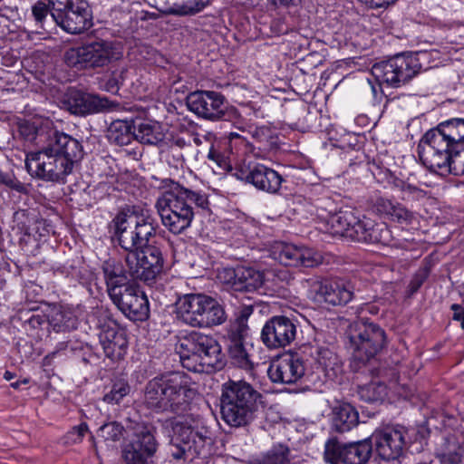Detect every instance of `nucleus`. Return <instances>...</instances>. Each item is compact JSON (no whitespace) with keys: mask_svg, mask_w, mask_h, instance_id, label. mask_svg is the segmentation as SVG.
I'll return each instance as SVG.
<instances>
[{"mask_svg":"<svg viewBox=\"0 0 464 464\" xmlns=\"http://www.w3.org/2000/svg\"><path fill=\"white\" fill-rule=\"evenodd\" d=\"M105 355L112 361L124 358L128 348L126 334L117 326L103 325L99 334Z\"/></svg>","mask_w":464,"mask_h":464,"instance_id":"obj_28","label":"nucleus"},{"mask_svg":"<svg viewBox=\"0 0 464 464\" xmlns=\"http://www.w3.org/2000/svg\"><path fill=\"white\" fill-rule=\"evenodd\" d=\"M315 359L327 378L334 380L342 373L343 362L339 356L329 348H318Z\"/></svg>","mask_w":464,"mask_h":464,"instance_id":"obj_37","label":"nucleus"},{"mask_svg":"<svg viewBox=\"0 0 464 464\" xmlns=\"http://www.w3.org/2000/svg\"><path fill=\"white\" fill-rule=\"evenodd\" d=\"M51 57L44 51L36 50L31 55V74L41 83H45L46 71L50 67Z\"/></svg>","mask_w":464,"mask_h":464,"instance_id":"obj_43","label":"nucleus"},{"mask_svg":"<svg viewBox=\"0 0 464 464\" xmlns=\"http://www.w3.org/2000/svg\"><path fill=\"white\" fill-rule=\"evenodd\" d=\"M247 464H291V451L287 445L277 443L266 452L250 459Z\"/></svg>","mask_w":464,"mask_h":464,"instance_id":"obj_40","label":"nucleus"},{"mask_svg":"<svg viewBox=\"0 0 464 464\" xmlns=\"http://www.w3.org/2000/svg\"><path fill=\"white\" fill-rule=\"evenodd\" d=\"M130 392V386L123 381L115 382L111 391L103 396V401L109 404H119Z\"/></svg>","mask_w":464,"mask_h":464,"instance_id":"obj_49","label":"nucleus"},{"mask_svg":"<svg viewBox=\"0 0 464 464\" xmlns=\"http://www.w3.org/2000/svg\"><path fill=\"white\" fill-rule=\"evenodd\" d=\"M186 102L190 111L206 120L235 121L239 118L237 110L229 106L225 96L218 92H192Z\"/></svg>","mask_w":464,"mask_h":464,"instance_id":"obj_12","label":"nucleus"},{"mask_svg":"<svg viewBox=\"0 0 464 464\" xmlns=\"http://www.w3.org/2000/svg\"><path fill=\"white\" fill-rule=\"evenodd\" d=\"M359 423L357 410L348 402H338L332 409L331 429L343 434L350 431Z\"/></svg>","mask_w":464,"mask_h":464,"instance_id":"obj_30","label":"nucleus"},{"mask_svg":"<svg viewBox=\"0 0 464 464\" xmlns=\"http://www.w3.org/2000/svg\"><path fill=\"white\" fill-rule=\"evenodd\" d=\"M83 158L81 142L72 136L60 132L53 140L48 153H40L34 166L35 177L47 181H61L72 173L76 163ZM33 167L31 166V171Z\"/></svg>","mask_w":464,"mask_h":464,"instance_id":"obj_4","label":"nucleus"},{"mask_svg":"<svg viewBox=\"0 0 464 464\" xmlns=\"http://www.w3.org/2000/svg\"><path fill=\"white\" fill-rule=\"evenodd\" d=\"M227 351L232 362L239 368L248 370L253 367L244 343H227Z\"/></svg>","mask_w":464,"mask_h":464,"instance_id":"obj_45","label":"nucleus"},{"mask_svg":"<svg viewBox=\"0 0 464 464\" xmlns=\"http://www.w3.org/2000/svg\"><path fill=\"white\" fill-rule=\"evenodd\" d=\"M117 81L118 80L116 78H113L111 75L106 82V89L111 92L117 91L119 89V84L117 83Z\"/></svg>","mask_w":464,"mask_h":464,"instance_id":"obj_60","label":"nucleus"},{"mask_svg":"<svg viewBox=\"0 0 464 464\" xmlns=\"http://www.w3.org/2000/svg\"><path fill=\"white\" fill-rule=\"evenodd\" d=\"M45 310L48 312L50 327L54 332L65 333L76 329L77 317L72 312L48 304H45Z\"/></svg>","mask_w":464,"mask_h":464,"instance_id":"obj_34","label":"nucleus"},{"mask_svg":"<svg viewBox=\"0 0 464 464\" xmlns=\"http://www.w3.org/2000/svg\"><path fill=\"white\" fill-rule=\"evenodd\" d=\"M201 294H187L176 301L177 318L182 323L198 327L200 315Z\"/></svg>","mask_w":464,"mask_h":464,"instance_id":"obj_31","label":"nucleus"},{"mask_svg":"<svg viewBox=\"0 0 464 464\" xmlns=\"http://www.w3.org/2000/svg\"><path fill=\"white\" fill-rule=\"evenodd\" d=\"M372 454L369 437L348 443H342L336 437H331L324 444V459L330 464H367Z\"/></svg>","mask_w":464,"mask_h":464,"instance_id":"obj_15","label":"nucleus"},{"mask_svg":"<svg viewBox=\"0 0 464 464\" xmlns=\"http://www.w3.org/2000/svg\"><path fill=\"white\" fill-rule=\"evenodd\" d=\"M124 261L129 267L130 278L140 280L148 285L155 282L161 274L164 265L161 250L149 243L135 254H126Z\"/></svg>","mask_w":464,"mask_h":464,"instance_id":"obj_14","label":"nucleus"},{"mask_svg":"<svg viewBox=\"0 0 464 464\" xmlns=\"http://www.w3.org/2000/svg\"><path fill=\"white\" fill-rule=\"evenodd\" d=\"M15 377H16V374L14 372H10V371H5V373H4V379L6 380V381H11V380H13Z\"/></svg>","mask_w":464,"mask_h":464,"instance_id":"obj_64","label":"nucleus"},{"mask_svg":"<svg viewBox=\"0 0 464 464\" xmlns=\"http://www.w3.org/2000/svg\"><path fill=\"white\" fill-rule=\"evenodd\" d=\"M134 134L136 140L146 145L158 146L165 139L160 123L151 120L134 119Z\"/></svg>","mask_w":464,"mask_h":464,"instance_id":"obj_33","label":"nucleus"},{"mask_svg":"<svg viewBox=\"0 0 464 464\" xmlns=\"http://www.w3.org/2000/svg\"><path fill=\"white\" fill-rule=\"evenodd\" d=\"M123 58V46L115 41L97 39L69 48L63 55L65 63L77 69H97Z\"/></svg>","mask_w":464,"mask_h":464,"instance_id":"obj_9","label":"nucleus"},{"mask_svg":"<svg viewBox=\"0 0 464 464\" xmlns=\"http://www.w3.org/2000/svg\"><path fill=\"white\" fill-rule=\"evenodd\" d=\"M127 70L126 68L124 67H121L120 69H116L114 71L111 72V76L113 78H116L118 81H117V83L120 85V84H122L123 82H124V79H125V73H126Z\"/></svg>","mask_w":464,"mask_h":464,"instance_id":"obj_59","label":"nucleus"},{"mask_svg":"<svg viewBox=\"0 0 464 464\" xmlns=\"http://www.w3.org/2000/svg\"><path fill=\"white\" fill-rule=\"evenodd\" d=\"M166 191L158 198L156 208L163 226L172 234L188 229L196 213H210L208 198L205 193L184 188L172 179L162 180Z\"/></svg>","mask_w":464,"mask_h":464,"instance_id":"obj_1","label":"nucleus"},{"mask_svg":"<svg viewBox=\"0 0 464 464\" xmlns=\"http://www.w3.org/2000/svg\"><path fill=\"white\" fill-rule=\"evenodd\" d=\"M297 326L285 315H276L266 321L261 331V340L269 349L285 348L296 338Z\"/></svg>","mask_w":464,"mask_h":464,"instance_id":"obj_19","label":"nucleus"},{"mask_svg":"<svg viewBox=\"0 0 464 464\" xmlns=\"http://www.w3.org/2000/svg\"><path fill=\"white\" fill-rule=\"evenodd\" d=\"M356 224L350 229L349 238L366 244L390 245L392 241V231L386 223H377L362 216L356 217Z\"/></svg>","mask_w":464,"mask_h":464,"instance_id":"obj_23","label":"nucleus"},{"mask_svg":"<svg viewBox=\"0 0 464 464\" xmlns=\"http://www.w3.org/2000/svg\"><path fill=\"white\" fill-rule=\"evenodd\" d=\"M226 319V312L218 301L209 295L201 294L198 328L219 325Z\"/></svg>","mask_w":464,"mask_h":464,"instance_id":"obj_32","label":"nucleus"},{"mask_svg":"<svg viewBox=\"0 0 464 464\" xmlns=\"http://www.w3.org/2000/svg\"><path fill=\"white\" fill-rule=\"evenodd\" d=\"M319 295L325 303L333 305H343L352 300L353 293L343 285L334 282L322 285Z\"/></svg>","mask_w":464,"mask_h":464,"instance_id":"obj_38","label":"nucleus"},{"mask_svg":"<svg viewBox=\"0 0 464 464\" xmlns=\"http://www.w3.org/2000/svg\"><path fill=\"white\" fill-rule=\"evenodd\" d=\"M18 131L21 136L24 137L25 140L29 138V121L24 120L22 122L18 124Z\"/></svg>","mask_w":464,"mask_h":464,"instance_id":"obj_58","label":"nucleus"},{"mask_svg":"<svg viewBox=\"0 0 464 464\" xmlns=\"http://www.w3.org/2000/svg\"><path fill=\"white\" fill-rule=\"evenodd\" d=\"M237 179L252 184L256 188L267 192L277 193L283 182L282 176L271 168L256 164L248 169H239L235 174Z\"/></svg>","mask_w":464,"mask_h":464,"instance_id":"obj_25","label":"nucleus"},{"mask_svg":"<svg viewBox=\"0 0 464 464\" xmlns=\"http://www.w3.org/2000/svg\"><path fill=\"white\" fill-rule=\"evenodd\" d=\"M405 434L402 429L389 426L375 430L369 437L372 452L384 461L398 459L406 447Z\"/></svg>","mask_w":464,"mask_h":464,"instance_id":"obj_17","label":"nucleus"},{"mask_svg":"<svg viewBox=\"0 0 464 464\" xmlns=\"http://www.w3.org/2000/svg\"><path fill=\"white\" fill-rule=\"evenodd\" d=\"M462 448L458 441L446 440L436 455L440 464H459L462 459Z\"/></svg>","mask_w":464,"mask_h":464,"instance_id":"obj_41","label":"nucleus"},{"mask_svg":"<svg viewBox=\"0 0 464 464\" xmlns=\"http://www.w3.org/2000/svg\"><path fill=\"white\" fill-rule=\"evenodd\" d=\"M252 137L258 145V149L270 151L278 147L279 138L275 131L266 126L257 127L252 132Z\"/></svg>","mask_w":464,"mask_h":464,"instance_id":"obj_42","label":"nucleus"},{"mask_svg":"<svg viewBox=\"0 0 464 464\" xmlns=\"http://www.w3.org/2000/svg\"><path fill=\"white\" fill-rule=\"evenodd\" d=\"M109 107V100L79 90H70L63 101V108L72 114L84 116Z\"/></svg>","mask_w":464,"mask_h":464,"instance_id":"obj_26","label":"nucleus"},{"mask_svg":"<svg viewBox=\"0 0 464 464\" xmlns=\"http://www.w3.org/2000/svg\"><path fill=\"white\" fill-rule=\"evenodd\" d=\"M10 188L15 189L18 192L27 193L24 184L13 178L12 186H9Z\"/></svg>","mask_w":464,"mask_h":464,"instance_id":"obj_62","label":"nucleus"},{"mask_svg":"<svg viewBox=\"0 0 464 464\" xmlns=\"http://www.w3.org/2000/svg\"><path fill=\"white\" fill-rule=\"evenodd\" d=\"M36 303L31 301V338L38 342L48 338L50 323L48 312L45 310V304L33 305V304Z\"/></svg>","mask_w":464,"mask_h":464,"instance_id":"obj_36","label":"nucleus"},{"mask_svg":"<svg viewBox=\"0 0 464 464\" xmlns=\"http://www.w3.org/2000/svg\"><path fill=\"white\" fill-rule=\"evenodd\" d=\"M396 186L400 188L401 191L407 195L408 198H411L412 199L423 198L426 196L425 190L402 180H400L399 184Z\"/></svg>","mask_w":464,"mask_h":464,"instance_id":"obj_54","label":"nucleus"},{"mask_svg":"<svg viewBox=\"0 0 464 464\" xmlns=\"http://www.w3.org/2000/svg\"><path fill=\"white\" fill-rule=\"evenodd\" d=\"M358 395L366 402L382 401L387 395V387L382 382H372L359 387Z\"/></svg>","mask_w":464,"mask_h":464,"instance_id":"obj_44","label":"nucleus"},{"mask_svg":"<svg viewBox=\"0 0 464 464\" xmlns=\"http://www.w3.org/2000/svg\"><path fill=\"white\" fill-rule=\"evenodd\" d=\"M269 252L273 259L285 266L314 267L323 262L322 255L316 250L285 242H276Z\"/></svg>","mask_w":464,"mask_h":464,"instance_id":"obj_18","label":"nucleus"},{"mask_svg":"<svg viewBox=\"0 0 464 464\" xmlns=\"http://www.w3.org/2000/svg\"><path fill=\"white\" fill-rule=\"evenodd\" d=\"M112 303L130 320L145 321L149 317V301L143 292L132 284L110 297Z\"/></svg>","mask_w":464,"mask_h":464,"instance_id":"obj_20","label":"nucleus"},{"mask_svg":"<svg viewBox=\"0 0 464 464\" xmlns=\"http://www.w3.org/2000/svg\"><path fill=\"white\" fill-rule=\"evenodd\" d=\"M159 443L155 438V428L150 424H137L131 440L122 448L125 464H150Z\"/></svg>","mask_w":464,"mask_h":464,"instance_id":"obj_16","label":"nucleus"},{"mask_svg":"<svg viewBox=\"0 0 464 464\" xmlns=\"http://www.w3.org/2000/svg\"><path fill=\"white\" fill-rule=\"evenodd\" d=\"M371 8H381L387 7L388 5L394 4L397 0H359Z\"/></svg>","mask_w":464,"mask_h":464,"instance_id":"obj_56","label":"nucleus"},{"mask_svg":"<svg viewBox=\"0 0 464 464\" xmlns=\"http://www.w3.org/2000/svg\"><path fill=\"white\" fill-rule=\"evenodd\" d=\"M247 333L248 326L246 324V319L243 316L238 317L229 325L227 329V343H244L246 337L247 336Z\"/></svg>","mask_w":464,"mask_h":464,"instance_id":"obj_47","label":"nucleus"},{"mask_svg":"<svg viewBox=\"0 0 464 464\" xmlns=\"http://www.w3.org/2000/svg\"><path fill=\"white\" fill-rule=\"evenodd\" d=\"M349 349L352 351L353 371L373 372L368 363L375 360L376 355L386 344L385 331L376 323L366 318H358L351 322L346 330Z\"/></svg>","mask_w":464,"mask_h":464,"instance_id":"obj_7","label":"nucleus"},{"mask_svg":"<svg viewBox=\"0 0 464 464\" xmlns=\"http://www.w3.org/2000/svg\"><path fill=\"white\" fill-rule=\"evenodd\" d=\"M371 208L381 218L391 220L395 210V203L389 198L378 197L372 202Z\"/></svg>","mask_w":464,"mask_h":464,"instance_id":"obj_50","label":"nucleus"},{"mask_svg":"<svg viewBox=\"0 0 464 464\" xmlns=\"http://www.w3.org/2000/svg\"><path fill=\"white\" fill-rule=\"evenodd\" d=\"M87 431H88V425L85 422H82L80 425L73 427L67 433V439L73 443L81 442L82 438L87 433Z\"/></svg>","mask_w":464,"mask_h":464,"instance_id":"obj_55","label":"nucleus"},{"mask_svg":"<svg viewBox=\"0 0 464 464\" xmlns=\"http://www.w3.org/2000/svg\"><path fill=\"white\" fill-rule=\"evenodd\" d=\"M414 219V214L401 203H395V210L390 221L401 225H410Z\"/></svg>","mask_w":464,"mask_h":464,"instance_id":"obj_52","label":"nucleus"},{"mask_svg":"<svg viewBox=\"0 0 464 464\" xmlns=\"http://www.w3.org/2000/svg\"><path fill=\"white\" fill-rule=\"evenodd\" d=\"M450 308L454 312L453 320L461 321L464 318V308L461 305L454 304Z\"/></svg>","mask_w":464,"mask_h":464,"instance_id":"obj_57","label":"nucleus"},{"mask_svg":"<svg viewBox=\"0 0 464 464\" xmlns=\"http://www.w3.org/2000/svg\"><path fill=\"white\" fill-rule=\"evenodd\" d=\"M60 132L55 130L53 121L46 116L31 111V162L36 166V158L41 153L52 150L53 140Z\"/></svg>","mask_w":464,"mask_h":464,"instance_id":"obj_21","label":"nucleus"},{"mask_svg":"<svg viewBox=\"0 0 464 464\" xmlns=\"http://www.w3.org/2000/svg\"><path fill=\"white\" fill-rule=\"evenodd\" d=\"M419 157L422 164L435 173L464 175V159L453 153L428 131L419 144Z\"/></svg>","mask_w":464,"mask_h":464,"instance_id":"obj_11","label":"nucleus"},{"mask_svg":"<svg viewBox=\"0 0 464 464\" xmlns=\"http://www.w3.org/2000/svg\"><path fill=\"white\" fill-rule=\"evenodd\" d=\"M107 139L111 143L124 146L134 139V119L115 120L107 130Z\"/></svg>","mask_w":464,"mask_h":464,"instance_id":"obj_35","label":"nucleus"},{"mask_svg":"<svg viewBox=\"0 0 464 464\" xmlns=\"http://www.w3.org/2000/svg\"><path fill=\"white\" fill-rule=\"evenodd\" d=\"M305 372L304 360L297 354H287L273 362L267 370L274 383L292 384L298 382Z\"/></svg>","mask_w":464,"mask_h":464,"instance_id":"obj_24","label":"nucleus"},{"mask_svg":"<svg viewBox=\"0 0 464 464\" xmlns=\"http://www.w3.org/2000/svg\"><path fill=\"white\" fill-rule=\"evenodd\" d=\"M221 282L235 292L251 293L264 284V274L253 267L238 266L235 268H224L218 274Z\"/></svg>","mask_w":464,"mask_h":464,"instance_id":"obj_22","label":"nucleus"},{"mask_svg":"<svg viewBox=\"0 0 464 464\" xmlns=\"http://www.w3.org/2000/svg\"><path fill=\"white\" fill-rule=\"evenodd\" d=\"M124 430V427L120 422L111 421L99 428L97 436L106 443L117 442L122 439Z\"/></svg>","mask_w":464,"mask_h":464,"instance_id":"obj_46","label":"nucleus"},{"mask_svg":"<svg viewBox=\"0 0 464 464\" xmlns=\"http://www.w3.org/2000/svg\"><path fill=\"white\" fill-rule=\"evenodd\" d=\"M196 394L184 373L168 372L150 380L143 390L144 407L155 413H182Z\"/></svg>","mask_w":464,"mask_h":464,"instance_id":"obj_2","label":"nucleus"},{"mask_svg":"<svg viewBox=\"0 0 464 464\" xmlns=\"http://www.w3.org/2000/svg\"><path fill=\"white\" fill-rule=\"evenodd\" d=\"M264 408L263 395L249 382L228 380L222 384L220 413L235 428L249 425Z\"/></svg>","mask_w":464,"mask_h":464,"instance_id":"obj_3","label":"nucleus"},{"mask_svg":"<svg viewBox=\"0 0 464 464\" xmlns=\"http://www.w3.org/2000/svg\"><path fill=\"white\" fill-rule=\"evenodd\" d=\"M421 66L413 55L397 54L386 61L376 63L372 74L380 83L398 88L418 74Z\"/></svg>","mask_w":464,"mask_h":464,"instance_id":"obj_13","label":"nucleus"},{"mask_svg":"<svg viewBox=\"0 0 464 464\" xmlns=\"http://www.w3.org/2000/svg\"><path fill=\"white\" fill-rule=\"evenodd\" d=\"M102 270L110 297L126 288L127 285H132L129 278L130 277L129 267L127 266L124 267L122 263L115 258L105 260L102 265Z\"/></svg>","mask_w":464,"mask_h":464,"instance_id":"obj_29","label":"nucleus"},{"mask_svg":"<svg viewBox=\"0 0 464 464\" xmlns=\"http://www.w3.org/2000/svg\"><path fill=\"white\" fill-rule=\"evenodd\" d=\"M429 275L430 268L428 266L420 267L416 271L408 285V292L410 295H412L418 292V290L429 277Z\"/></svg>","mask_w":464,"mask_h":464,"instance_id":"obj_53","label":"nucleus"},{"mask_svg":"<svg viewBox=\"0 0 464 464\" xmlns=\"http://www.w3.org/2000/svg\"><path fill=\"white\" fill-rule=\"evenodd\" d=\"M356 215L353 210H340L329 216L327 224L333 235L349 237L350 229L356 224Z\"/></svg>","mask_w":464,"mask_h":464,"instance_id":"obj_39","label":"nucleus"},{"mask_svg":"<svg viewBox=\"0 0 464 464\" xmlns=\"http://www.w3.org/2000/svg\"><path fill=\"white\" fill-rule=\"evenodd\" d=\"M13 178L10 174L0 171V184H4L9 188L12 186Z\"/></svg>","mask_w":464,"mask_h":464,"instance_id":"obj_61","label":"nucleus"},{"mask_svg":"<svg viewBox=\"0 0 464 464\" xmlns=\"http://www.w3.org/2000/svg\"><path fill=\"white\" fill-rule=\"evenodd\" d=\"M211 0H193L189 4L179 5L178 7H170L164 11L166 14L175 15H194L201 12L205 7L209 5Z\"/></svg>","mask_w":464,"mask_h":464,"instance_id":"obj_48","label":"nucleus"},{"mask_svg":"<svg viewBox=\"0 0 464 464\" xmlns=\"http://www.w3.org/2000/svg\"><path fill=\"white\" fill-rule=\"evenodd\" d=\"M213 440L211 431L199 419L187 418L172 421L169 455L176 460L192 461L207 452Z\"/></svg>","mask_w":464,"mask_h":464,"instance_id":"obj_8","label":"nucleus"},{"mask_svg":"<svg viewBox=\"0 0 464 464\" xmlns=\"http://www.w3.org/2000/svg\"><path fill=\"white\" fill-rule=\"evenodd\" d=\"M184 368L195 372H211L225 366L221 346L211 335L191 331L176 346Z\"/></svg>","mask_w":464,"mask_h":464,"instance_id":"obj_5","label":"nucleus"},{"mask_svg":"<svg viewBox=\"0 0 464 464\" xmlns=\"http://www.w3.org/2000/svg\"><path fill=\"white\" fill-rule=\"evenodd\" d=\"M113 235L127 254L137 253L156 234L155 220L150 216L121 212L111 221Z\"/></svg>","mask_w":464,"mask_h":464,"instance_id":"obj_10","label":"nucleus"},{"mask_svg":"<svg viewBox=\"0 0 464 464\" xmlns=\"http://www.w3.org/2000/svg\"><path fill=\"white\" fill-rule=\"evenodd\" d=\"M428 132L464 159V119L453 118L442 121Z\"/></svg>","mask_w":464,"mask_h":464,"instance_id":"obj_27","label":"nucleus"},{"mask_svg":"<svg viewBox=\"0 0 464 464\" xmlns=\"http://www.w3.org/2000/svg\"><path fill=\"white\" fill-rule=\"evenodd\" d=\"M14 228L24 237H29V213L27 209H18L13 216Z\"/></svg>","mask_w":464,"mask_h":464,"instance_id":"obj_51","label":"nucleus"},{"mask_svg":"<svg viewBox=\"0 0 464 464\" xmlns=\"http://www.w3.org/2000/svg\"><path fill=\"white\" fill-rule=\"evenodd\" d=\"M36 25L44 29V22L48 14L64 32L80 34L92 26V14L84 0H49L48 4L37 2L32 8Z\"/></svg>","mask_w":464,"mask_h":464,"instance_id":"obj_6","label":"nucleus"},{"mask_svg":"<svg viewBox=\"0 0 464 464\" xmlns=\"http://www.w3.org/2000/svg\"><path fill=\"white\" fill-rule=\"evenodd\" d=\"M185 146H187L186 140L182 138H178L174 140L173 145L170 147V151L175 152V147L182 149Z\"/></svg>","mask_w":464,"mask_h":464,"instance_id":"obj_63","label":"nucleus"}]
</instances>
